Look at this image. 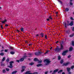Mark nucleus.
Masks as SVG:
<instances>
[{
  "mask_svg": "<svg viewBox=\"0 0 74 74\" xmlns=\"http://www.w3.org/2000/svg\"><path fill=\"white\" fill-rule=\"evenodd\" d=\"M8 51V50H7V49H5V52H7Z\"/></svg>",
  "mask_w": 74,
  "mask_h": 74,
  "instance_id": "obj_55",
  "label": "nucleus"
},
{
  "mask_svg": "<svg viewBox=\"0 0 74 74\" xmlns=\"http://www.w3.org/2000/svg\"><path fill=\"white\" fill-rule=\"evenodd\" d=\"M58 1H59V2H60V3L62 4V2L61 1H59V0H57Z\"/></svg>",
  "mask_w": 74,
  "mask_h": 74,
  "instance_id": "obj_40",
  "label": "nucleus"
},
{
  "mask_svg": "<svg viewBox=\"0 0 74 74\" xmlns=\"http://www.w3.org/2000/svg\"><path fill=\"white\" fill-rule=\"evenodd\" d=\"M28 55H30L29 56H28V57H32V56L33 55L32 54H31V53H29L28 54Z\"/></svg>",
  "mask_w": 74,
  "mask_h": 74,
  "instance_id": "obj_18",
  "label": "nucleus"
},
{
  "mask_svg": "<svg viewBox=\"0 0 74 74\" xmlns=\"http://www.w3.org/2000/svg\"><path fill=\"white\" fill-rule=\"evenodd\" d=\"M1 29H3V25H1Z\"/></svg>",
  "mask_w": 74,
  "mask_h": 74,
  "instance_id": "obj_52",
  "label": "nucleus"
},
{
  "mask_svg": "<svg viewBox=\"0 0 74 74\" xmlns=\"http://www.w3.org/2000/svg\"><path fill=\"white\" fill-rule=\"evenodd\" d=\"M69 51L68 50H66L64 51L62 53V56H66V53H67Z\"/></svg>",
  "mask_w": 74,
  "mask_h": 74,
  "instance_id": "obj_4",
  "label": "nucleus"
},
{
  "mask_svg": "<svg viewBox=\"0 0 74 74\" xmlns=\"http://www.w3.org/2000/svg\"><path fill=\"white\" fill-rule=\"evenodd\" d=\"M58 70H59V69H57L55 70H54L53 72V73H52V74H55V73L57 72V71H58Z\"/></svg>",
  "mask_w": 74,
  "mask_h": 74,
  "instance_id": "obj_9",
  "label": "nucleus"
},
{
  "mask_svg": "<svg viewBox=\"0 0 74 74\" xmlns=\"http://www.w3.org/2000/svg\"><path fill=\"white\" fill-rule=\"evenodd\" d=\"M74 33H73L72 34L70 35H69L70 37H74Z\"/></svg>",
  "mask_w": 74,
  "mask_h": 74,
  "instance_id": "obj_16",
  "label": "nucleus"
},
{
  "mask_svg": "<svg viewBox=\"0 0 74 74\" xmlns=\"http://www.w3.org/2000/svg\"><path fill=\"white\" fill-rule=\"evenodd\" d=\"M40 35L42 37H44V34L42 33H41L40 34Z\"/></svg>",
  "mask_w": 74,
  "mask_h": 74,
  "instance_id": "obj_33",
  "label": "nucleus"
},
{
  "mask_svg": "<svg viewBox=\"0 0 74 74\" xmlns=\"http://www.w3.org/2000/svg\"><path fill=\"white\" fill-rule=\"evenodd\" d=\"M72 44L73 46H74V41H72Z\"/></svg>",
  "mask_w": 74,
  "mask_h": 74,
  "instance_id": "obj_37",
  "label": "nucleus"
},
{
  "mask_svg": "<svg viewBox=\"0 0 74 74\" xmlns=\"http://www.w3.org/2000/svg\"><path fill=\"white\" fill-rule=\"evenodd\" d=\"M70 26H72L73 25V21H71V22L70 23Z\"/></svg>",
  "mask_w": 74,
  "mask_h": 74,
  "instance_id": "obj_17",
  "label": "nucleus"
},
{
  "mask_svg": "<svg viewBox=\"0 0 74 74\" xmlns=\"http://www.w3.org/2000/svg\"><path fill=\"white\" fill-rule=\"evenodd\" d=\"M22 69H25L26 68V67L25 66H22Z\"/></svg>",
  "mask_w": 74,
  "mask_h": 74,
  "instance_id": "obj_32",
  "label": "nucleus"
},
{
  "mask_svg": "<svg viewBox=\"0 0 74 74\" xmlns=\"http://www.w3.org/2000/svg\"><path fill=\"white\" fill-rule=\"evenodd\" d=\"M42 53V52L39 51L38 52H36L35 53V55L36 56H38V55H41Z\"/></svg>",
  "mask_w": 74,
  "mask_h": 74,
  "instance_id": "obj_5",
  "label": "nucleus"
},
{
  "mask_svg": "<svg viewBox=\"0 0 74 74\" xmlns=\"http://www.w3.org/2000/svg\"><path fill=\"white\" fill-rule=\"evenodd\" d=\"M10 49H12V50H13V49H14V48L13 47L12 48L11 47H10Z\"/></svg>",
  "mask_w": 74,
  "mask_h": 74,
  "instance_id": "obj_45",
  "label": "nucleus"
},
{
  "mask_svg": "<svg viewBox=\"0 0 74 74\" xmlns=\"http://www.w3.org/2000/svg\"><path fill=\"white\" fill-rule=\"evenodd\" d=\"M63 42H62V43H60V48H59L58 46L55 49V51H57V52H60V51H61V50H63Z\"/></svg>",
  "mask_w": 74,
  "mask_h": 74,
  "instance_id": "obj_1",
  "label": "nucleus"
},
{
  "mask_svg": "<svg viewBox=\"0 0 74 74\" xmlns=\"http://www.w3.org/2000/svg\"><path fill=\"white\" fill-rule=\"evenodd\" d=\"M4 55V53H0V55H1V56H3Z\"/></svg>",
  "mask_w": 74,
  "mask_h": 74,
  "instance_id": "obj_29",
  "label": "nucleus"
},
{
  "mask_svg": "<svg viewBox=\"0 0 74 74\" xmlns=\"http://www.w3.org/2000/svg\"><path fill=\"white\" fill-rule=\"evenodd\" d=\"M47 21H49V18H48L47 19Z\"/></svg>",
  "mask_w": 74,
  "mask_h": 74,
  "instance_id": "obj_59",
  "label": "nucleus"
},
{
  "mask_svg": "<svg viewBox=\"0 0 74 74\" xmlns=\"http://www.w3.org/2000/svg\"><path fill=\"white\" fill-rule=\"evenodd\" d=\"M73 47H71L69 49V51H70V52H71V51H73Z\"/></svg>",
  "mask_w": 74,
  "mask_h": 74,
  "instance_id": "obj_12",
  "label": "nucleus"
},
{
  "mask_svg": "<svg viewBox=\"0 0 74 74\" xmlns=\"http://www.w3.org/2000/svg\"><path fill=\"white\" fill-rule=\"evenodd\" d=\"M45 38L46 39H47V35H45Z\"/></svg>",
  "mask_w": 74,
  "mask_h": 74,
  "instance_id": "obj_46",
  "label": "nucleus"
},
{
  "mask_svg": "<svg viewBox=\"0 0 74 74\" xmlns=\"http://www.w3.org/2000/svg\"><path fill=\"white\" fill-rule=\"evenodd\" d=\"M1 22H2V23H5V21H1Z\"/></svg>",
  "mask_w": 74,
  "mask_h": 74,
  "instance_id": "obj_49",
  "label": "nucleus"
},
{
  "mask_svg": "<svg viewBox=\"0 0 74 74\" xmlns=\"http://www.w3.org/2000/svg\"><path fill=\"white\" fill-rule=\"evenodd\" d=\"M63 62H64L63 60H62L60 61V63L61 64H62L63 63Z\"/></svg>",
  "mask_w": 74,
  "mask_h": 74,
  "instance_id": "obj_25",
  "label": "nucleus"
},
{
  "mask_svg": "<svg viewBox=\"0 0 74 74\" xmlns=\"http://www.w3.org/2000/svg\"><path fill=\"white\" fill-rule=\"evenodd\" d=\"M14 62L13 61H12L10 62H9V63L10 64V66H8V67H9V68H10V69H12V68L13 67V66H12V64L13 63H14Z\"/></svg>",
  "mask_w": 74,
  "mask_h": 74,
  "instance_id": "obj_2",
  "label": "nucleus"
},
{
  "mask_svg": "<svg viewBox=\"0 0 74 74\" xmlns=\"http://www.w3.org/2000/svg\"><path fill=\"white\" fill-rule=\"evenodd\" d=\"M56 15H58V12H56L55 13Z\"/></svg>",
  "mask_w": 74,
  "mask_h": 74,
  "instance_id": "obj_57",
  "label": "nucleus"
},
{
  "mask_svg": "<svg viewBox=\"0 0 74 74\" xmlns=\"http://www.w3.org/2000/svg\"><path fill=\"white\" fill-rule=\"evenodd\" d=\"M64 25L66 28H67V26H70V24L69 23H67H67H66V22H64L63 23Z\"/></svg>",
  "mask_w": 74,
  "mask_h": 74,
  "instance_id": "obj_6",
  "label": "nucleus"
},
{
  "mask_svg": "<svg viewBox=\"0 0 74 74\" xmlns=\"http://www.w3.org/2000/svg\"><path fill=\"white\" fill-rule=\"evenodd\" d=\"M3 51H4V50H3V49L1 50V52H3Z\"/></svg>",
  "mask_w": 74,
  "mask_h": 74,
  "instance_id": "obj_58",
  "label": "nucleus"
},
{
  "mask_svg": "<svg viewBox=\"0 0 74 74\" xmlns=\"http://www.w3.org/2000/svg\"><path fill=\"white\" fill-rule=\"evenodd\" d=\"M66 32L67 34H70V30L68 29V30H66Z\"/></svg>",
  "mask_w": 74,
  "mask_h": 74,
  "instance_id": "obj_10",
  "label": "nucleus"
},
{
  "mask_svg": "<svg viewBox=\"0 0 74 74\" xmlns=\"http://www.w3.org/2000/svg\"><path fill=\"white\" fill-rule=\"evenodd\" d=\"M44 62H46L47 63H51V61H49V59H46L44 60Z\"/></svg>",
  "mask_w": 74,
  "mask_h": 74,
  "instance_id": "obj_7",
  "label": "nucleus"
},
{
  "mask_svg": "<svg viewBox=\"0 0 74 74\" xmlns=\"http://www.w3.org/2000/svg\"><path fill=\"white\" fill-rule=\"evenodd\" d=\"M20 30L21 32H23L24 31V29H23V28H21Z\"/></svg>",
  "mask_w": 74,
  "mask_h": 74,
  "instance_id": "obj_28",
  "label": "nucleus"
},
{
  "mask_svg": "<svg viewBox=\"0 0 74 74\" xmlns=\"http://www.w3.org/2000/svg\"><path fill=\"white\" fill-rule=\"evenodd\" d=\"M24 58H21L20 59V62H23L24 60Z\"/></svg>",
  "mask_w": 74,
  "mask_h": 74,
  "instance_id": "obj_20",
  "label": "nucleus"
},
{
  "mask_svg": "<svg viewBox=\"0 0 74 74\" xmlns=\"http://www.w3.org/2000/svg\"><path fill=\"white\" fill-rule=\"evenodd\" d=\"M67 23H70V22L69 21H67Z\"/></svg>",
  "mask_w": 74,
  "mask_h": 74,
  "instance_id": "obj_61",
  "label": "nucleus"
},
{
  "mask_svg": "<svg viewBox=\"0 0 74 74\" xmlns=\"http://www.w3.org/2000/svg\"><path fill=\"white\" fill-rule=\"evenodd\" d=\"M20 61V60H16V62H18V63H19V61Z\"/></svg>",
  "mask_w": 74,
  "mask_h": 74,
  "instance_id": "obj_54",
  "label": "nucleus"
},
{
  "mask_svg": "<svg viewBox=\"0 0 74 74\" xmlns=\"http://www.w3.org/2000/svg\"><path fill=\"white\" fill-rule=\"evenodd\" d=\"M70 4L71 5H73V3L72 2H70Z\"/></svg>",
  "mask_w": 74,
  "mask_h": 74,
  "instance_id": "obj_53",
  "label": "nucleus"
},
{
  "mask_svg": "<svg viewBox=\"0 0 74 74\" xmlns=\"http://www.w3.org/2000/svg\"><path fill=\"white\" fill-rule=\"evenodd\" d=\"M25 71V69H22L21 71V72L22 73V72H23V71Z\"/></svg>",
  "mask_w": 74,
  "mask_h": 74,
  "instance_id": "obj_41",
  "label": "nucleus"
},
{
  "mask_svg": "<svg viewBox=\"0 0 74 74\" xmlns=\"http://www.w3.org/2000/svg\"><path fill=\"white\" fill-rule=\"evenodd\" d=\"M71 56L70 55H69V56H68V58H70L71 57Z\"/></svg>",
  "mask_w": 74,
  "mask_h": 74,
  "instance_id": "obj_47",
  "label": "nucleus"
},
{
  "mask_svg": "<svg viewBox=\"0 0 74 74\" xmlns=\"http://www.w3.org/2000/svg\"><path fill=\"white\" fill-rule=\"evenodd\" d=\"M7 20L6 19H5L4 20V21L5 22H7Z\"/></svg>",
  "mask_w": 74,
  "mask_h": 74,
  "instance_id": "obj_51",
  "label": "nucleus"
},
{
  "mask_svg": "<svg viewBox=\"0 0 74 74\" xmlns=\"http://www.w3.org/2000/svg\"><path fill=\"white\" fill-rule=\"evenodd\" d=\"M72 30L73 32H74V26L72 28Z\"/></svg>",
  "mask_w": 74,
  "mask_h": 74,
  "instance_id": "obj_43",
  "label": "nucleus"
},
{
  "mask_svg": "<svg viewBox=\"0 0 74 74\" xmlns=\"http://www.w3.org/2000/svg\"><path fill=\"white\" fill-rule=\"evenodd\" d=\"M2 49H4V46H2Z\"/></svg>",
  "mask_w": 74,
  "mask_h": 74,
  "instance_id": "obj_60",
  "label": "nucleus"
},
{
  "mask_svg": "<svg viewBox=\"0 0 74 74\" xmlns=\"http://www.w3.org/2000/svg\"><path fill=\"white\" fill-rule=\"evenodd\" d=\"M62 74H65V73H64V72H62Z\"/></svg>",
  "mask_w": 74,
  "mask_h": 74,
  "instance_id": "obj_64",
  "label": "nucleus"
},
{
  "mask_svg": "<svg viewBox=\"0 0 74 74\" xmlns=\"http://www.w3.org/2000/svg\"><path fill=\"white\" fill-rule=\"evenodd\" d=\"M58 59L59 60L61 59V57H60V56H58Z\"/></svg>",
  "mask_w": 74,
  "mask_h": 74,
  "instance_id": "obj_24",
  "label": "nucleus"
},
{
  "mask_svg": "<svg viewBox=\"0 0 74 74\" xmlns=\"http://www.w3.org/2000/svg\"><path fill=\"white\" fill-rule=\"evenodd\" d=\"M17 32H19V31L18 29H17Z\"/></svg>",
  "mask_w": 74,
  "mask_h": 74,
  "instance_id": "obj_62",
  "label": "nucleus"
},
{
  "mask_svg": "<svg viewBox=\"0 0 74 74\" xmlns=\"http://www.w3.org/2000/svg\"><path fill=\"white\" fill-rule=\"evenodd\" d=\"M38 63H42V61L40 60V61H39V62H38Z\"/></svg>",
  "mask_w": 74,
  "mask_h": 74,
  "instance_id": "obj_44",
  "label": "nucleus"
},
{
  "mask_svg": "<svg viewBox=\"0 0 74 74\" xmlns=\"http://www.w3.org/2000/svg\"><path fill=\"white\" fill-rule=\"evenodd\" d=\"M67 71L68 72H69L71 70L70 68H67Z\"/></svg>",
  "mask_w": 74,
  "mask_h": 74,
  "instance_id": "obj_14",
  "label": "nucleus"
},
{
  "mask_svg": "<svg viewBox=\"0 0 74 74\" xmlns=\"http://www.w3.org/2000/svg\"><path fill=\"white\" fill-rule=\"evenodd\" d=\"M74 68V66L73 65L71 66V69H73Z\"/></svg>",
  "mask_w": 74,
  "mask_h": 74,
  "instance_id": "obj_36",
  "label": "nucleus"
},
{
  "mask_svg": "<svg viewBox=\"0 0 74 74\" xmlns=\"http://www.w3.org/2000/svg\"><path fill=\"white\" fill-rule=\"evenodd\" d=\"M34 60L35 62H36V61H39V60H38V59L36 58H35L34 59Z\"/></svg>",
  "mask_w": 74,
  "mask_h": 74,
  "instance_id": "obj_21",
  "label": "nucleus"
},
{
  "mask_svg": "<svg viewBox=\"0 0 74 74\" xmlns=\"http://www.w3.org/2000/svg\"><path fill=\"white\" fill-rule=\"evenodd\" d=\"M16 73H17V71H13L12 73V74H16Z\"/></svg>",
  "mask_w": 74,
  "mask_h": 74,
  "instance_id": "obj_19",
  "label": "nucleus"
},
{
  "mask_svg": "<svg viewBox=\"0 0 74 74\" xmlns=\"http://www.w3.org/2000/svg\"><path fill=\"white\" fill-rule=\"evenodd\" d=\"M48 73V71H47L45 72V74H47Z\"/></svg>",
  "mask_w": 74,
  "mask_h": 74,
  "instance_id": "obj_48",
  "label": "nucleus"
},
{
  "mask_svg": "<svg viewBox=\"0 0 74 74\" xmlns=\"http://www.w3.org/2000/svg\"><path fill=\"white\" fill-rule=\"evenodd\" d=\"M25 74H38V73L37 72H34L33 73H30V71H26V72L24 73Z\"/></svg>",
  "mask_w": 74,
  "mask_h": 74,
  "instance_id": "obj_3",
  "label": "nucleus"
},
{
  "mask_svg": "<svg viewBox=\"0 0 74 74\" xmlns=\"http://www.w3.org/2000/svg\"><path fill=\"white\" fill-rule=\"evenodd\" d=\"M63 71V70H60L59 71H58V73H62Z\"/></svg>",
  "mask_w": 74,
  "mask_h": 74,
  "instance_id": "obj_26",
  "label": "nucleus"
},
{
  "mask_svg": "<svg viewBox=\"0 0 74 74\" xmlns=\"http://www.w3.org/2000/svg\"><path fill=\"white\" fill-rule=\"evenodd\" d=\"M25 43H28V41H25Z\"/></svg>",
  "mask_w": 74,
  "mask_h": 74,
  "instance_id": "obj_63",
  "label": "nucleus"
},
{
  "mask_svg": "<svg viewBox=\"0 0 74 74\" xmlns=\"http://www.w3.org/2000/svg\"><path fill=\"white\" fill-rule=\"evenodd\" d=\"M27 57H28V56H24L23 58L24 59V60H25V59L26 58H27Z\"/></svg>",
  "mask_w": 74,
  "mask_h": 74,
  "instance_id": "obj_31",
  "label": "nucleus"
},
{
  "mask_svg": "<svg viewBox=\"0 0 74 74\" xmlns=\"http://www.w3.org/2000/svg\"><path fill=\"white\" fill-rule=\"evenodd\" d=\"M49 52V51L47 50V51L45 53V54H47V53H48V52Z\"/></svg>",
  "mask_w": 74,
  "mask_h": 74,
  "instance_id": "obj_35",
  "label": "nucleus"
},
{
  "mask_svg": "<svg viewBox=\"0 0 74 74\" xmlns=\"http://www.w3.org/2000/svg\"><path fill=\"white\" fill-rule=\"evenodd\" d=\"M70 19L71 20H72V21H74V18H73L71 17Z\"/></svg>",
  "mask_w": 74,
  "mask_h": 74,
  "instance_id": "obj_39",
  "label": "nucleus"
},
{
  "mask_svg": "<svg viewBox=\"0 0 74 74\" xmlns=\"http://www.w3.org/2000/svg\"><path fill=\"white\" fill-rule=\"evenodd\" d=\"M69 11V9L68 8H66L65 9V12H67Z\"/></svg>",
  "mask_w": 74,
  "mask_h": 74,
  "instance_id": "obj_11",
  "label": "nucleus"
},
{
  "mask_svg": "<svg viewBox=\"0 0 74 74\" xmlns=\"http://www.w3.org/2000/svg\"><path fill=\"white\" fill-rule=\"evenodd\" d=\"M41 66H42V64H38L36 65L37 67H40Z\"/></svg>",
  "mask_w": 74,
  "mask_h": 74,
  "instance_id": "obj_13",
  "label": "nucleus"
},
{
  "mask_svg": "<svg viewBox=\"0 0 74 74\" xmlns=\"http://www.w3.org/2000/svg\"><path fill=\"white\" fill-rule=\"evenodd\" d=\"M5 60V57H4L3 58V59L1 60V61H2L1 62H4Z\"/></svg>",
  "mask_w": 74,
  "mask_h": 74,
  "instance_id": "obj_22",
  "label": "nucleus"
},
{
  "mask_svg": "<svg viewBox=\"0 0 74 74\" xmlns=\"http://www.w3.org/2000/svg\"><path fill=\"white\" fill-rule=\"evenodd\" d=\"M34 63L33 62H31V63H30L29 64V65H30V66H32V65H33L34 64Z\"/></svg>",
  "mask_w": 74,
  "mask_h": 74,
  "instance_id": "obj_27",
  "label": "nucleus"
},
{
  "mask_svg": "<svg viewBox=\"0 0 74 74\" xmlns=\"http://www.w3.org/2000/svg\"><path fill=\"white\" fill-rule=\"evenodd\" d=\"M49 18L50 19H52V16H49Z\"/></svg>",
  "mask_w": 74,
  "mask_h": 74,
  "instance_id": "obj_42",
  "label": "nucleus"
},
{
  "mask_svg": "<svg viewBox=\"0 0 74 74\" xmlns=\"http://www.w3.org/2000/svg\"><path fill=\"white\" fill-rule=\"evenodd\" d=\"M9 61H10V59H9V58H7L6 60V62L7 63H8V62H9Z\"/></svg>",
  "mask_w": 74,
  "mask_h": 74,
  "instance_id": "obj_23",
  "label": "nucleus"
},
{
  "mask_svg": "<svg viewBox=\"0 0 74 74\" xmlns=\"http://www.w3.org/2000/svg\"><path fill=\"white\" fill-rule=\"evenodd\" d=\"M1 66H5V64H3V62H1Z\"/></svg>",
  "mask_w": 74,
  "mask_h": 74,
  "instance_id": "obj_15",
  "label": "nucleus"
},
{
  "mask_svg": "<svg viewBox=\"0 0 74 74\" xmlns=\"http://www.w3.org/2000/svg\"><path fill=\"white\" fill-rule=\"evenodd\" d=\"M5 26L6 27H7L8 26V24H5Z\"/></svg>",
  "mask_w": 74,
  "mask_h": 74,
  "instance_id": "obj_50",
  "label": "nucleus"
},
{
  "mask_svg": "<svg viewBox=\"0 0 74 74\" xmlns=\"http://www.w3.org/2000/svg\"><path fill=\"white\" fill-rule=\"evenodd\" d=\"M2 72H3V73H5V72H6L5 70V69H3L2 71Z\"/></svg>",
  "mask_w": 74,
  "mask_h": 74,
  "instance_id": "obj_34",
  "label": "nucleus"
},
{
  "mask_svg": "<svg viewBox=\"0 0 74 74\" xmlns=\"http://www.w3.org/2000/svg\"><path fill=\"white\" fill-rule=\"evenodd\" d=\"M6 70L7 71H9V70H10V69L8 68H6Z\"/></svg>",
  "mask_w": 74,
  "mask_h": 74,
  "instance_id": "obj_38",
  "label": "nucleus"
},
{
  "mask_svg": "<svg viewBox=\"0 0 74 74\" xmlns=\"http://www.w3.org/2000/svg\"><path fill=\"white\" fill-rule=\"evenodd\" d=\"M69 72V73H68L69 74H71V72Z\"/></svg>",
  "mask_w": 74,
  "mask_h": 74,
  "instance_id": "obj_56",
  "label": "nucleus"
},
{
  "mask_svg": "<svg viewBox=\"0 0 74 74\" xmlns=\"http://www.w3.org/2000/svg\"><path fill=\"white\" fill-rule=\"evenodd\" d=\"M10 54L11 55H14V54H15V52L13 51H11L10 52Z\"/></svg>",
  "mask_w": 74,
  "mask_h": 74,
  "instance_id": "obj_30",
  "label": "nucleus"
},
{
  "mask_svg": "<svg viewBox=\"0 0 74 74\" xmlns=\"http://www.w3.org/2000/svg\"><path fill=\"white\" fill-rule=\"evenodd\" d=\"M70 63L69 62H66V63H63V66H68L69 64H70Z\"/></svg>",
  "mask_w": 74,
  "mask_h": 74,
  "instance_id": "obj_8",
  "label": "nucleus"
}]
</instances>
